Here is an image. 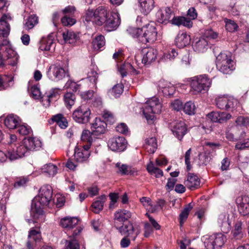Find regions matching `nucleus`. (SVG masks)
I'll use <instances>...</instances> for the list:
<instances>
[{
    "label": "nucleus",
    "mask_w": 249,
    "mask_h": 249,
    "mask_svg": "<svg viewBox=\"0 0 249 249\" xmlns=\"http://www.w3.org/2000/svg\"><path fill=\"white\" fill-rule=\"evenodd\" d=\"M183 109L186 114L190 115H193L195 113L196 106L193 102L189 101L184 104Z\"/></svg>",
    "instance_id": "obj_47"
},
{
    "label": "nucleus",
    "mask_w": 249,
    "mask_h": 249,
    "mask_svg": "<svg viewBox=\"0 0 249 249\" xmlns=\"http://www.w3.org/2000/svg\"><path fill=\"white\" fill-rule=\"evenodd\" d=\"M173 16V12L168 7H163L160 8L156 13L157 21L162 24H167L171 22V19Z\"/></svg>",
    "instance_id": "obj_14"
},
{
    "label": "nucleus",
    "mask_w": 249,
    "mask_h": 249,
    "mask_svg": "<svg viewBox=\"0 0 249 249\" xmlns=\"http://www.w3.org/2000/svg\"><path fill=\"white\" fill-rule=\"evenodd\" d=\"M184 184L190 190H195L199 186L200 179L196 175L189 173L187 179L185 181Z\"/></svg>",
    "instance_id": "obj_26"
},
{
    "label": "nucleus",
    "mask_w": 249,
    "mask_h": 249,
    "mask_svg": "<svg viewBox=\"0 0 249 249\" xmlns=\"http://www.w3.org/2000/svg\"><path fill=\"white\" fill-rule=\"evenodd\" d=\"M107 145L112 151L121 152L126 149L127 142L123 137H116L110 139L108 141Z\"/></svg>",
    "instance_id": "obj_12"
},
{
    "label": "nucleus",
    "mask_w": 249,
    "mask_h": 249,
    "mask_svg": "<svg viewBox=\"0 0 249 249\" xmlns=\"http://www.w3.org/2000/svg\"><path fill=\"white\" fill-rule=\"evenodd\" d=\"M209 48V43L206 38L203 37L196 38L193 42L194 50L198 53H204Z\"/></svg>",
    "instance_id": "obj_23"
},
{
    "label": "nucleus",
    "mask_w": 249,
    "mask_h": 249,
    "mask_svg": "<svg viewBox=\"0 0 249 249\" xmlns=\"http://www.w3.org/2000/svg\"><path fill=\"white\" fill-rule=\"evenodd\" d=\"M158 52L153 48H145L142 50V62L144 65H149L154 62L157 57Z\"/></svg>",
    "instance_id": "obj_15"
},
{
    "label": "nucleus",
    "mask_w": 249,
    "mask_h": 249,
    "mask_svg": "<svg viewBox=\"0 0 249 249\" xmlns=\"http://www.w3.org/2000/svg\"><path fill=\"white\" fill-rule=\"evenodd\" d=\"M171 127L173 134L179 140H181L186 132V125L183 121L175 122Z\"/></svg>",
    "instance_id": "obj_21"
},
{
    "label": "nucleus",
    "mask_w": 249,
    "mask_h": 249,
    "mask_svg": "<svg viewBox=\"0 0 249 249\" xmlns=\"http://www.w3.org/2000/svg\"><path fill=\"white\" fill-rule=\"evenodd\" d=\"M242 225V223L240 221L236 222L232 231L233 237L236 239H240L243 237Z\"/></svg>",
    "instance_id": "obj_45"
},
{
    "label": "nucleus",
    "mask_w": 249,
    "mask_h": 249,
    "mask_svg": "<svg viewBox=\"0 0 249 249\" xmlns=\"http://www.w3.org/2000/svg\"><path fill=\"white\" fill-rule=\"evenodd\" d=\"M75 95L70 92L66 93L64 95V101L67 108H71L74 104Z\"/></svg>",
    "instance_id": "obj_46"
},
{
    "label": "nucleus",
    "mask_w": 249,
    "mask_h": 249,
    "mask_svg": "<svg viewBox=\"0 0 249 249\" xmlns=\"http://www.w3.org/2000/svg\"><path fill=\"white\" fill-rule=\"evenodd\" d=\"M64 88L65 89H71L72 91H76L78 89V85L72 81L71 80H69L67 83L65 84Z\"/></svg>",
    "instance_id": "obj_61"
},
{
    "label": "nucleus",
    "mask_w": 249,
    "mask_h": 249,
    "mask_svg": "<svg viewBox=\"0 0 249 249\" xmlns=\"http://www.w3.org/2000/svg\"><path fill=\"white\" fill-rule=\"evenodd\" d=\"M224 21L226 23L225 27L227 31L230 32H233L237 30L238 26L234 21L227 18H225Z\"/></svg>",
    "instance_id": "obj_52"
},
{
    "label": "nucleus",
    "mask_w": 249,
    "mask_h": 249,
    "mask_svg": "<svg viewBox=\"0 0 249 249\" xmlns=\"http://www.w3.org/2000/svg\"><path fill=\"white\" fill-rule=\"evenodd\" d=\"M128 34L131 35L133 37L137 38L140 41V37L142 35V28L135 27H129L127 30Z\"/></svg>",
    "instance_id": "obj_51"
},
{
    "label": "nucleus",
    "mask_w": 249,
    "mask_h": 249,
    "mask_svg": "<svg viewBox=\"0 0 249 249\" xmlns=\"http://www.w3.org/2000/svg\"><path fill=\"white\" fill-rule=\"evenodd\" d=\"M54 38L52 34L43 37L40 41L39 48L42 51H49L53 44Z\"/></svg>",
    "instance_id": "obj_30"
},
{
    "label": "nucleus",
    "mask_w": 249,
    "mask_h": 249,
    "mask_svg": "<svg viewBox=\"0 0 249 249\" xmlns=\"http://www.w3.org/2000/svg\"><path fill=\"white\" fill-rule=\"evenodd\" d=\"M89 149L90 145H83L80 148L76 147L74 154L75 160L79 163L87 161L90 155Z\"/></svg>",
    "instance_id": "obj_13"
},
{
    "label": "nucleus",
    "mask_w": 249,
    "mask_h": 249,
    "mask_svg": "<svg viewBox=\"0 0 249 249\" xmlns=\"http://www.w3.org/2000/svg\"><path fill=\"white\" fill-rule=\"evenodd\" d=\"M216 106L220 109L233 111L237 107L238 101L228 95H220L215 99Z\"/></svg>",
    "instance_id": "obj_8"
},
{
    "label": "nucleus",
    "mask_w": 249,
    "mask_h": 249,
    "mask_svg": "<svg viewBox=\"0 0 249 249\" xmlns=\"http://www.w3.org/2000/svg\"><path fill=\"white\" fill-rule=\"evenodd\" d=\"M85 20L91 21L98 26H103L107 31L116 30L121 22L119 15L117 12H109L103 6H99L96 10L88 9L85 16Z\"/></svg>",
    "instance_id": "obj_1"
},
{
    "label": "nucleus",
    "mask_w": 249,
    "mask_h": 249,
    "mask_svg": "<svg viewBox=\"0 0 249 249\" xmlns=\"http://www.w3.org/2000/svg\"><path fill=\"white\" fill-rule=\"evenodd\" d=\"M215 62L217 69L224 74H230L235 69L234 62L230 52L221 53L217 56Z\"/></svg>",
    "instance_id": "obj_6"
},
{
    "label": "nucleus",
    "mask_w": 249,
    "mask_h": 249,
    "mask_svg": "<svg viewBox=\"0 0 249 249\" xmlns=\"http://www.w3.org/2000/svg\"><path fill=\"white\" fill-rule=\"evenodd\" d=\"M230 216L229 213H223L220 214L217 217V224L224 232H228L231 230V220Z\"/></svg>",
    "instance_id": "obj_19"
},
{
    "label": "nucleus",
    "mask_w": 249,
    "mask_h": 249,
    "mask_svg": "<svg viewBox=\"0 0 249 249\" xmlns=\"http://www.w3.org/2000/svg\"><path fill=\"white\" fill-rule=\"evenodd\" d=\"M140 10L144 15L149 13L154 7L153 0H139Z\"/></svg>",
    "instance_id": "obj_27"
},
{
    "label": "nucleus",
    "mask_w": 249,
    "mask_h": 249,
    "mask_svg": "<svg viewBox=\"0 0 249 249\" xmlns=\"http://www.w3.org/2000/svg\"><path fill=\"white\" fill-rule=\"evenodd\" d=\"M236 123L238 128L242 126H249V118L240 116L237 118Z\"/></svg>",
    "instance_id": "obj_54"
},
{
    "label": "nucleus",
    "mask_w": 249,
    "mask_h": 249,
    "mask_svg": "<svg viewBox=\"0 0 249 249\" xmlns=\"http://www.w3.org/2000/svg\"><path fill=\"white\" fill-rule=\"evenodd\" d=\"M162 105L160 99L156 97L148 99L143 108V114L149 124H153L156 119V114L161 113Z\"/></svg>",
    "instance_id": "obj_3"
},
{
    "label": "nucleus",
    "mask_w": 249,
    "mask_h": 249,
    "mask_svg": "<svg viewBox=\"0 0 249 249\" xmlns=\"http://www.w3.org/2000/svg\"><path fill=\"white\" fill-rule=\"evenodd\" d=\"M31 138L27 137L22 140V144L16 146L15 144H11L8 148V158L10 160H17L29 153L31 148Z\"/></svg>",
    "instance_id": "obj_5"
},
{
    "label": "nucleus",
    "mask_w": 249,
    "mask_h": 249,
    "mask_svg": "<svg viewBox=\"0 0 249 249\" xmlns=\"http://www.w3.org/2000/svg\"><path fill=\"white\" fill-rule=\"evenodd\" d=\"M123 85L122 83L115 85L109 91L110 94L115 97H119L123 91Z\"/></svg>",
    "instance_id": "obj_49"
},
{
    "label": "nucleus",
    "mask_w": 249,
    "mask_h": 249,
    "mask_svg": "<svg viewBox=\"0 0 249 249\" xmlns=\"http://www.w3.org/2000/svg\"><path fill=\"white\" fill-rule=\"evenodd\" d=\"M116 130L117 132L123 134L127 135L129 133V129L124 123H120L118 124L116 127Z\"/></svg>",
    "instance_id": "obj_57"
},
{
    "label": "nucleus",
    "mask_w": 249,
    "mask_h": 249,
    "mask_svg": "<svg viewBox=\"0 0 249 249\" xmlns=\"http://www.w3.org/2000/svg\"><path fill=\"white\" fill-rule=\"evenodd\" d=\"M142 35L140 37V41L145 44L147 42H153L156 40L157 32L156 27L152 25L148 24L142 28Z\"/></svg>",
    "instance_id": "obj_11"
},
{
    "label": "nucleus",
    "mask_w": 249,
    "mask_h": 249,
    "mask_svg": "<svg viewBox=\"0 0 249 249\" xmlns=\"http://www.w3.org/2000/svg\"><path fill=\"white\" fill-rule=\"evenodd\" d=\"M12 20L11 16L8 14H2L0 18V36L7 37L10 32V25L9 22Z\"/></svg>",
    "instance_id": "obj_16"
},
{
    "label": "nucleus",
    "mask_w": 249,
    "mask_h": 249,
    "mask_svg": "<svg viewBox=\"0 0 249 249\" xmlns=\"http://www.w3.org/2000/svg\"><path fill=\"white\" fill-rule=\"evenodd\" d=\"M42 146V142L39 138L32 137V149L39 150L41 148Z\"/></svg>",
    "instance_id": "obj_62"
},
{
    "label": "nucleus",
    "mask_w": 249,
    "mask_h": 249,
    "mask_svg": "<svg viewBox=\"0 0 249 249\" xmlns=\"http://www.w3.org/2000/svg\"><path fill=\"white\" fill-rule=\"evenodd\" d=\"M38 194L32 200V219L36 223L44 221L43 207L47 205L52 198L53 190L51 186L44 185L38 191Z\"/></svg>",
    "instance_id": "obj_2"
},
{
    "label": "nucleus",
    "mask_w": 249,
    "mask_h": 249,
    "mask_svg": "<svg viewBox=\"0 0 249 249\" xmlns=\"http://www.w3.org/2000/svg\"><path fill=\"white\" fill-rule=\"evenodd\" d=\"M105 45V37L102 35L97 36L92 42L93 49L95 51H98Z\"/></svg>",
    "instance_id": "obj_42"
},
{
    "label": "nucleus",
    "mask_w": 249,
    "mask_h": 249,
    "mask_svg": "<svg viewBox=\"0 0 249 249\" xmlns=\"http://www.w3.org/2000/svg\"><path fill=\"white\" fill-rule=\"evenodd\" d=\"M87 78L91 82L94 84L96 83L98 78V73L94 68L91 69L90 71L88 72Z\"/></svg>",
    "instance_id": "obj_59"
},
{
    "label": "nucleus",
    "mask_w": 249,
    "mask_h": 249,
    "mask_svg": "<svg viewBox=\"0 0 249 249\" xmlns=\"http://www.w3.org/2000/svg\"><path fill=\"white\" fill-rule=\"evenodd\" d=\"M41 169L42 173L53 177L57 174L58 168L56 165L50 163L43 165Z\"/></svg>",
    "instance_id": "obj_40"
},
{
    "label": "nucleus",
    "mask_w": 249,
    "mask_h": 249,
    "mask_svg": "<svg viewBox=\"0 0 249 249\" xmlns=\"http://www.w3.org/2000/svg\"><path fill=\"white\" fill-rule=\"evenodd\" d=\"M61 22L64 26H72L76 22L75 18L65 15L61 18Z\"/></svg>",
    "instance_id": "obj_58"
},
{
    "label": "nucleus",
    "mask_w": 249,
    "mask_h": 249,
    "mask_svg": "<svg viewBox=\"0 0 249 249\" xmlns=\"http://www.w3.org/2000/svg\"><path fill=\"white\" fill-rule=\"evenodd\" d=\"M43 97L44 96L40 89L39 85L32 86V99L37 102H40L43 105V102L45 100Z\"/></svg>",
    "instance_id": "obj_41"
},
{
    "label": "nucleus",
    "mask_w": 249,
    "mask_h": 249,
    "mask_svg": "<svg viewBox=\"0 0 249 249\" xmlns=\"http://www.w3.org/2000/svg\"><path fill=\"white\" fill-rule=\"evenodd\" d=\"M106 200V197L105 195H102L98 197L92 204V211L94 213H98L103 208L104 203Z\"/></svg>",
    "instance_id": "obj_37"
},
{
    "label": "nucleus",
    "mask_w": 249,
    "mask_h": 249,
    "mask_svg": "<svg viewBox=\"0 0 249 249\" xmlns=\"http://www.w3.org/2000/svg\"><path fill=\"white\" fill-rule=\"evenodd\" d=\"M238 127L236 125L231 127L230 130L226 131V138L230 141H233L234 135L238 136L239 135V133L238 132Z\"/></svg>",
    "instance_id": "obj_50"
},
{
    "label": "nucleus",
    "mask_w": 249,
    "mask_h": 249,
    "mask_svg": "<svg viewBox=\"0 0 249 249\" xmlns=\"http://www.w3.org/2000/svg\"><path fill=\"white\" fill-rule=\"evenodd\" d=\"M116 167L117 168V172L121 175H126L128 174V166L121 163H117Z\"/></svg>",
    "instance_id": "obj_60"
},
{
    "label": "nucleus",
    "mask_w": 249,
    "mask_h": 249,
    "mask_svg": "<svg viewBox=\"0 0 249 249\" xmlns=\"http://www.w3.org/2000/svg\"><path fill=\"white\" fill-rule=\"evenodd\" d=\"M64 41L66 43L73 45L78 40V35L71 30H66L62 33Z\"/></svg>",
    "instance_id": "obj_29"
},
{
    "label": "nucleus",
    "mask_w": 249,
    "mask_h": 249,
    "mask_svg": "<svg viewBox=\"0 0 249 249\" xmlns=\"http://www.w3.org/2000/svg\"><path fill=\"white\" fill-rule=\"evenodd\" d=\"M127 67L128 68H129L130 70H131V71L133 73H135L136 74H139L140 72L139 71H138L136 69H135L130 64H127V65L126 66H124V65H123V66H121L119 68V73H120L121 76L123 78L124 77V76H125L126 75V72L125 70V67Z\"/></svg>",
    "instance_id": "obj_53"
},
{
    "label": "nucleus",
    "mask_w": 249,
    "mask_h": 249,
    "mask_svg": "<svg viewBox=\"0 0 249 249\" xmlns=\"http://www.w3.org/2000/svg\"><path fill=\"white\" fill-rule=\"evenodd\" d=\"M61 92V90L58 88H54L51 89L47 93L46 99L43 102V106L48 107L50 106L52 100L58 98Z\"/></svg>",
    "instance_id": "obj_32"
},
{
    "label": "nucleus",
    "mask_w": 249,
    "mask_h": 249,
    "mask_svg": "<svg viewBox=\"0 0 249 249\" xmlns=\"http://www.w3.org/2000/svg\"><path fill=\"white\" fill-rule=\"evenodd\" d=\"M91 111L86 105H81L77 108L72 113V118L77 123L86 124L90 119Z\"/></svg>",
    "instance_id": "obj_9"
},
{
    "label": "nucleus",
    "mask_w": 249,
    "mask_h": 249,
    "mask_svg": "<svg viewBox=\"0 0 249 249\" xmlns=\"http://www.w3.org/2000/svg\"><path fill=\"white\" fill-rule=\"evenodd\" d=\"M192 208L193 206L191 203H189L182 210L179 215L180 224L181 225L183 224L184 221L187 219L188 215Z\"/></svg>",
    "instance_id": "obj_48"
},
{
    "label": "nucleus",
    "mask_w": 249,
    "mask_h": 249,
    "mask_svg": "<svg viewBox=\"0 0 249 249\" xmlns=\"http://www.w3.org/2000/svg\"><path fill=\"white\" fill-rule=\"evenodd\" d=\"M173 17V18L171 20V22L173 24L177 26L183 25L188 28L192 26V21L186 17H175L174 16Z\"/></svg>",
    "instance_id": "obj_34"
},
{
    "label": "nucleus",
    "mask_w": 249,
    "mask_h": 249,
    "mask_svg": "<svg viewBox=\"0 0 249 249\" xmlns=\"http://www.w3.org/2000/svg\"><path fill=\"white\" fill-rule=\"evenodd\" d=\"M114 220L121 222H124L131 217V213L126 210L119 209L114 214Z\"/></svg>",
    "instance_id": "obj_31"
},
{
    "label": "nucleus",
    "mask_w": 249,
    "mask_h": 249,
    "mask_svg": "<svg viewBox=\"0 0 249 249\" xmlns=\"http://www.w3.org/2000/svg\"><path fill=\"white\" fill-rule=\"evenodd\" d=\"M32 240H33L36 245L39 244L42 240V237L41 236L40 230L39 229H37L36 230L32 229Z\"/></svg>",
    "instance_id": "obj_55"
},
{
    "label": "nucleus",
    "mask_w": 249,
    "mask_h": 249,
    "mask_svg": "<svg viewBox=\"0 0 249 249\" xmlns=\"http://www.w3.org/2000/svg\"><path fill=\"white\" fill-rule=\"evenodd\" d=\"M52 120L55 122L61 128L65 129L68 126V123L67 119L61 114L53 116Z\"/></svg>",
    "instance_id": "obj_43"
},
{
    "label": "nucleus",
    "mask_w": 249,
    "mask_h": 249,
    "mask_svg": "<svg viewBox=\"0 0 249 249\" xmlns=\"http://www.w3.org/2000/svg\"><path fill=\"white\" fill-rule=\"evenodd\" d=\"M92 132L89 130L85 129L82 131L81 140L83 142H87L85 145H90V148H94L95 152L97 153V148L100 146V140L92 137Z\"/></svg>",
    "instance_id": "obj_17"
},
{
    "label": "nucleus",
    "mask_w": 249,
    "mask_h": 249,
    "mask_svg": "<svg viewBox=\"0 0 249 249\" xmlns=\"http://www.w3.org/2000/svg\"><path fill=\"white\" fill-rule=\"evenodd\" d=\"M107 127L106 123L100 118H96L91 124V130L94 135H99L104 133Z\"/></svg>",
    "instance_id": "obj_20"
},
{
    "label": "nucleus",
    "mask_w": 249,
    "mask_h": 249,
    "mask_svg": "<svg viewBox=\"0 0 249 249\" xmlns=\"http://www.w3.org/2000/svg\"><path fill=\"white\" fill-rule=\"evenodd\" d=\"M178 53L175 49H172L171 51L168 53H164L163 56V59L165 60H172L178 55Z\"/></svg>",
    "instance_id": "obj_63"
},
{
    "label": "nucleus",
    "mask_w": 249,
    "mask_h": 249,
    "mask_svg": "<svg viewBox=\"0 0 249 249\" xmlns=\"http://www.w3.org/2000/svg\"><path fill=\"white\" fill-rule=\"evenodd\" d=\"M140 201L147 211L151 213H154L157 210V206H154L151 200L147 197H142L140 198Z\"/></svg>",
    "instance_id": "obj_39"
},
{
    "label": "nucleus",
    "mask_w": 249,
    "mask_h": 249,
    "mask_svg": "<svg viewBox=\"0 0 249 249\" xmlns=\"http://www.w3.org/2000/svg\"><path fill=\"white\" fill-rule=\"evenodd\" d=\"M212 79L206 74H201L191 78L190 85L195 94L207 91L212 85Z\"/></svg>",
    "instance_id": "obj_7"
},
{
    "label": "nucleus",
    "mask_w": 249,
    "mask_h": 249,
    "mask_svg": "<svg viewBox=\"0 0 249 249\" xmlns=\"http://www.w3.org/2000/svg\"><path fill=\"white\" fill-rule=\"evenodd\" d=\"M78 221L76 217H65L61 219L60 223L63 228L71 229L78 224Z\"/></svg>",
    "instance_id": "obj_35"
},
{
    "label": "nucleus",
    "mask_w": 249,
    "mask_h": 249,
    "mask_svg": "<svg viewBox=\"0 0 249 249\" xmlns=\"http://www.w3.org/2000/svg\"><path fill=\"white\" fill-rule=\"evenodd\" d=\"M158 89L164 96L170 97L175 91V88L173 84L164 80H160L157 83Z\"/></svg>",
    "instance_id": "obj_18"
},
{
    "label": "nucleus",
    "mask_w": 249,
    "mask_h": 249,
    "mask_svg": "<svg viewBox=\"0 0 249 249\" xmlns=\"http://www.w3.org/2000/svg\"><path fill=\"white\" fill-rule=\"evenodd\" d=\"M5 52L6 53L8 64L12 66L16 65L18 60V56L12 49L11 45L7 49L6 51H5Z\"/></svg>",
    "instance_id": "obj_33"
},
{
    "label": "nucleus",
    "mask_w": 249,
    "mask_h": 249,
    "mask_svg": "<svg viewBox=\"0 0 249 249\" xmlns=\"http://www.w3.org/2000/svg\"><path fill=\"white\" fill-rule=\"evenodd\" d=\"M147 170L150 174L154 175L156 178H160L163 176L162 170L155 167L153 162L151 161L147 164Z\"/></svg>",
    "instance_id": "obj_44"
},
{
    "label": "nucleus",
    "mask_w": 249,
    "mask_h": 249,
    "mask_svg": "<svg viewBox=\"0 0 249 249\" xmlns=\"http://www.w3.org/2000/svg\"><path fill=\"white\" fill-rule=\"evenodd\" d=\"M118 231L123 235H125L134 240L140 233V229L138 226L134 225L130 221L123 226L116 227Z\"/></svg>",
    "instance_id": "obj_10"
},
{
    "label": "nucleus",
    "mask_w": 249,
    "mask_h": 249,
    "mask_svg": "<svg viewBox=\"0 0 249 249\" xmlns=\"http://www.w3.org/2000/svg\"><path fill=\"white\" fill-rule=\"evenodd\" d=\"M48 78L53 81H59L66 77H70L69 65L68 62L63 64L60 62L51 65L46 71Z\"/></svg>",
    "instance_id": "obj_4"
},
{
    "label": "nucleus",
    "mask_w": 249,
    "mask_h": 249,
    "mask_svg": "<svg viewBox=\"0 0 249 249\" xmlns=\"http://www.w3.org/2000/svg\"><path fill=\"white\" fill-rule=\"evenodd\" d=\"M191 38L185 32H179L175 39V43L178 48H183L190 43Z\"/></svg>",
    "instance_id": "obj_25"
},
{
    "label": "nucleus",
    "mask_w": 249,
    "mask_h": 249,
    "mask_svg": "<svg viewBox=\"0 0 249 249\" xmlns=\"http://www.w3.org/2000/svg\"><path fill=\"white\" fill-rule=\"evenodd\" d=\"M157 143L155 137H151L145 140L144 147L147 152L154 153L157 148Z\"/></svg>",
    "instance_id": "obj_38"
},
{
    "label": "nucleus",
    "mask_w": 249,
    "mask_h": 249,
    "mask_svg": "<svg viewBox=\"0 0 249 249\" xmlns=\"http://www.w3.org/2000/svg\"><path fill=\"white\" fill-rule=\"evenodd\" d=\"M207 116L212 121L220 123L225 122L231 117L230 113L220 112H211Z\"/></svg>",
    "instance_id": "obj_24"
},
{
    "label": "nucleus",
    "mask_w": 249,
    "mask_h": 249,
    "mask_svg": "<svg viewBox=\"0 0 249 249\" xmlns=\"http://www.w3.org/2000/svg\"><path fill=\"white\" fill-rule=\"evenodd\" d=\"M20 123V119L17 115L10 114L4 120L5 126L9 129L16 128Z\"/></svg>",
    "instance_id": "obj_28"
},
{
    "label": "nucleus",
    "mask_w": 249,
    "mask_h": 249,
    "mask_svg": "<svg viewBox=\"0 0 249 249\" xmlns=\"http://www.w3.org/2000/svg\"><path fill=\"white\" fill-rule=\"evenodd\" d=\"M226 237L221 233H218L210 236V241L214 243L217 249H219L224 244Z\"/></svg>",
    "instance_id": "obj_36"
},
{
    "label": "nucleus",
    "mask_w": 249,
    "mask_h": 249,
    "mask_svg": "<svg viewBox=\"0 0 249 249\" xmlns=\"http://www.w3.org/2000/svg\"><path fill=\"white\" fill-rule=\"evenodd\" d=\"M235 0H233L228 8V11L233 16H237L240 13L238 8L235 6Z\"/></svg>",
    "instance_id": "obj_56"
},
{
    "label": "nucleus",
    "mask_w": 249,
    "mask_h": 249,
    "mask_svg": "<svg viewBox=\"0 0 249 249\" xmlns=\"http://www.w3.org/2000/svg\"><path fill=\"white\" fill-rule=\"evenodd\" d=\"M204 36L210 39H215L217 37L218 34L212 29H208L205 31Z\"/></svg>",
    "instance_id": "obj_64"
},
{
    "label": "nucleus",
    "mask_w": 249,
    "mask_h": 249,
    "mask_svg": "<svg viewBox=\"0 0 249 249\" xmlns=\"http://www.w3.org/2000/svg\"><path fill=\"white\" fill-rule=\"evenodd\" d=\"M239 212L245 216L249 214V197L247 196H242L236 199Z\"/></svg>",
    "instance_id": "obj_22"
}]
</instances>
